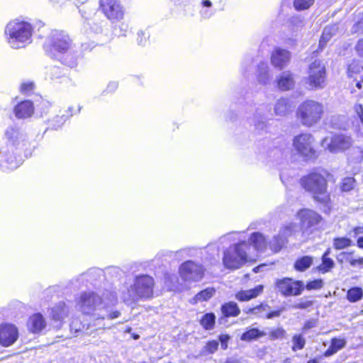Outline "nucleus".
<instances>
[{
  "label": "nucleus",
  "instance_id": "obj_20",
  "mask_svg": "<svg viewBox=\"0 0 363 363\" xmlns=\"http://www.w3.org/2000/svg\"><path fill=\"white\" fill-rule=\"evenodd\" d=\"M18 337L17 328L9 323L0 325V345L9 347L13 345Z\"/></svg>",
  "mask_w": 363,
  "mask_h": 363
},
{
  "label": "nucleus",
  "instance_id": "obj_59",
  "mask_svg": "<svg viewBox=\"0 0 363 363\" xmlns=\"http://www.w3.org/2000/svg\"><path fill=\"white\" fill-rule=\"evenodd\" d=\"M313 304V301H303L301 299L298 303H296L294 304L292 307L296 309H306L311 306H312Z\"/></svg>",
  "mask_w": 363,
  "mask_h": 363
},
{
  "label": "nucleus",
  "instance_id": "obj_63",
  "mask_svg": "<svg viewBox=\"0 0 363 363\" xmlns=\"http://www.w3.org/2000/svg\"><path fill=\"white\" fill-rule=\"evenodd\" d=\"M253 61V58L251 56H246L242 62L241 67L244 73L248 71V67H250Z\"/></svg>",
  "mask_w": 363,
  "mask_h": 363
},
{
  "label": "nucleus",
  "instance_id": "obj_38",
  "mask_svg": "<svg viewBox=\"0 0 363 363\" xmlns=\"http://www.w3.org/2000/svg\"><path fill=\"white\" fill-rule=\"evenodd\" d=\"M313 259L311 256H303L296 259L294 263V269L298 272H304L313 264Z\"/></svg>",
  "mask_w": 363,
  "mask_h": 363
},
{
  "label": "nucleus",
  "instance_id": "obj_18",
  "mask_svg": "<svg viewBox=\"0 0 363 363\" xmlns=\"http://www.w3.org/2000/svg\"><path fill=\"white\" fill-rule=\"evenodd\" d=\"M71 307L65 301H59L49 309V316L55 324V328L62 327L64 320L68 317Z\"/></svg>",
  "mask_w": 363,
  "mask_h": 363
},
{
  "label": "nucleus",
  "instance_id": "obj_61",
  "mask_svg": "<svg viewBox=\"0 0 363 363\" xmlns=\"http://www.w3.org/2000/svg\"><path fill=\"white\" fill-rule=\"evenodd\" d=\"M218 342L216 340L208 341L206 345V350L211 354L214 353L218 347Z\"/></svg>",
  "mask_w": 363,
  "mask_h": 363
},
{
  "label": "nucleus",
  "instance_id": "obj_39",
  "mask_svg": "<svg viewBox=\"0 0 363 363\" xmlns=\"http://www.w3.org/2000/svg\"><path fill=\"white\" fill-rule=\"evenodd\" d=\"M286 244V239L282 238L279 234L274 236L272 239L267 242V245L273 252H279Z\"/></svg>",
  "mask_w": 363,
  "mask_h": 363
},
{
  "label": "nucleus",
  "instance_id": "obj_52",
  "mask_svg": "<svg viewBox=\"0 0 363 363\" xmlns=\"http://www.w3.org/2000/svg\"><path fill=\"white\" fill-rule=\"evenodd\" d=\"M363 69V66L360 65L359 62L353 61L348 65L347 76L350 78L354 77L355 74H358Z\"/></svg>",
  "mask_w": 363,
  "mask_h": 363
},
{
  "label": "nucleus",
  "instance_id": "obj_48",
  "mask_svg": "<svg viewBox=\"0 0 363 363\" xmlns=\"http://www.w3.org/2000/svg\"><path fill=\"white\" fill-rule=\"evenodd\" d=\"M352 244V240L350 238L342 237L336 238L333 240V246L336 250H342Z\"/></svg>",
  "mask_w": 363,
  "mask_h": 363
},
{
  "label": "nucleus",
  "instance_id": "obj_34",
  "mask_svg": "<svg viewBox=\"0 0 363 363\" xmlns=\"http://www.w3.org/2000/svg\"><path fill=\"white\" fill-rule=\"evenodd\" d=\"M221 312L224 317H237L240 310L235 302L230 301L221 306Z\"/></svg>",
  "mask_w": 363,
  "mask_h": 363
},
{
  "label": "nucleus",
  "instance_id": "obj_45",
  "mask_svg": "<svg viewBox=\"0 0 363 363\" xmlns=\"http://www.w3.org/2000/svg\"><path fill=\"white\" fill-rule=\"evenodd\" d=\"M292 343L291 350L294 352H296L297 350H302L305 347L306 340L302 334L295 335L292 337Z\"/></svg>",
  "mask_w": 363,
  "mask_h": 363
},
{
  "label": "nucleus",
  "instance_id": "obj_31",
  "mask_svg": "<svg viewBox=\"0 0 363 363\" xmlns=\"http://www.w3.org/2000/svg\"><path fill=\"white\" fill-rule=\"evenodd\" d=\"M249 242L248 244H251L256 250L261 252L264 251L267 246L264 236L259 232L252 233L249 238Z\"/></svg>",
  "mask_w": 363,
  "mask_h": 363
},
{
  "label": "nucleus",
  "instance_id": "obj_23",
  "mask_svg": "<svg viewBox=\"0 0 363 363\" xmlns=\"http://www.w3.org/2000/svg\"><path fill=\"white\" fill-rule=\"evenodd\" d=\"M114 304H109L107 307L101 310V313H99L98 317L94 320V327L95 329L103 330L106 328V323L104 320L107 318L109 320L115 319L119 317L121 313L118 311L110 312L108 308Z\"/></svg>",
  "mask_w": 363,
  "mask_h": 363
},
{
  "label": "nucleus",
  "instance_id": "obj_49",
  "mask_svg": "<svg viewBox=\"0 0 363 363\" xmlns=\"http://www.w3.org/2000/svg\"><path fill=\"white\" fill-rule=\"evenodd\" d=\"M286 333V330L282 328H274L269 333V339L272 341L283 339Z\"/></svg>",
  "mask_w": 363,
  "mask_h": 363
},
{
  "label": "nucleus",
  "instance_id": "obj_28",
  "mask_svg": "<svg viewBox=\"0 0 363 363\" xmlns=\"http://www.w3.org/2000/svg\"><path fill=\"white\" fill-rule=\"evenodd\" d=\"M294 108L291 101L285 98L279 99L274 106V113L277 116H284L291 113Z\"/></svg>",
  "mask_w": 363,
  "mask_h": 363
},
{
  "label": "nucleus",
  "instance_id": "obj_29",
  "mask_svg": "<svg viewBox=\"0 0 363 363\" xmlns=\"http://www.w3.org/2000/svg\"><path fill=\"white\" fill-rule=\"evenodd\" d=\"M256 76L259 83L267 84L271 79L269 67L267 62L262 61L257 67Z\"/></svg>",
  "mask_w": 363,
  "mask_h": 363
},
{
  "label": "nucleus",
  "instance_id": "obj_54",
  "mask_svg": "<svg viewBox=\"0 0 363 363\" xmlns=\"http://www.w3.org/2000/svg\"><path fill=\"white\" fill-rule=\"evenodd\" d=\"M35 87L34 82L31 81L24 82L20 86V91L23 94L29 95L33 91Z\"/></svg>",
  "mask_w": 363,
  "mask_h": 363
},
{
  "label": "nucleus",
  "instance_id": "obj_11",
  "mask_svg": "<svg viewBox=\"0 0 363 363\" xmlns=\"http://www.w3.org/2000/svg\"><path fill=\"white\" fill-rule=\"evenodd\" d=\"M99 9L112 23L122 21L125 16V9L120 0H99Z\"/></svg>",
  "mask_w": 363,
  "mask_h": 363
},
{
  "label": "nucleus",
  "instance_id": "obj_1",
  "mask_svg": "<svg viewBox=\"0 0 363 363\" xmlns=\"http://www.w3.org/2000/svg\"><path fill=\"white\" fill-rule=\"evenodd\" d=\"M46 53L62 64L73 68L77 66L79 53L76 45L63 30H54L44 44Z\"/></svg>",
  "mask_w": 363,
  "mask_h": 363
},
{
  "label": "nucleus",
  "instance_id": "obj_27",
  "mask_svg": "<svg viewBox=\"0 0 363 363\" xmlns=\"http://www.w3.org/2000/svg\"><path fill=\"white\" fill-rule=\"evenodd\" d=\"M278 87L282 91H286L294 86V74L290 71H284L277 77Z\"/></svg>",
  "mask_w": 363,
  "mask_h": 363
},
{
  "label": "nucleus",
  "instance_id": "obj_57",
  "mask_svg": "<svg viewBox=\"0 0 363 363\" xmlns=\"http://www.w3.org/2000/svg\"><path fill=\"white\" fill-rule=\"evenodd\" d=\"M240 106L239 107L238 112L240 114L242 113H247L248 111H251L252 110V104L250 103V101L245 98L240 102Z\"/></svg>",
  "mask_w": 363,
  "mask_h": 363
},
{
  "label": "nucleus",
  "instance_id": "obj_32",
  "mask_svg": "<svg viewBox=\"0 0 363 363\" xmlns=\"http://www.w3.org/2000/svg\"><path fill=\"white\" fill-rule=\"evenodd\" d=\"M346 340L345 339L334 337L331 340L330 345L325 351L323 355L325 357H330L339 350H342L346 346Z\"/></svg>",
  "mask_w": 363,
  "mask_h": 363
},
{
  "label": "nucleus",
  "instance_id": "obj_60",
  "mask_svg": "<svg viewBox=\"0 0 363 363\" xmlns=\"http://www.w3.org/2000/svg\"><path fill=\"white\" fill-rule=\"evenodd\" d=\"M323 286V281L321 279H315L307 283L306 287L308 290L319 289Z\"/></svg>",
  "mask_w": 363,
  "mask_h": 363
},
{
  "label": "nucleus",
  "instance_id": "obj_36",
  "mask_svg": "<svg viewBox=\"0 0 363 363\" xmlns=\"http://www.w3.org/2000/svg\"><path fill=\"white\" fill-rule=\"evenodd\" d=\"M213 4L210 0H202L201 2V9L199 10V16L202 19H209L214 14L213 9Z\"/></svg>",
  "mask_w": 363,
  "mask_h": 363
},
{
  "label": "nucleus",
  "instance_id": "obj_2",
  "mask_svg": "<svg viewBox=\"0 0 363 363\" xmlns=\"http://www.w3.org/2000/svg\"><path fill=\"white\" fill-rule=\"evenodd\" d=\"M76 308L83 314L91 315L90 318L94 320L99 313L109 304L117 303V295L113 291H106L103 296L97 293L88 291L82 292L75 299Z\"/></svg>",
  "mask_w": 363,
  "mask_h": 363
},
{
  "label": "nucleus",
  "instance_id": "obj_30",
  "mask_svg": "<svg viewBox=\"0 0 363 363\" xmlns=\"http://www.w3.org/2000/svg\"><path fill=\"white\" fill-rule=\"evenodd\" d=\"M263 291V286L258 285L253 289L240 291L235 295V298L240 301H246L258 296Z\"/></svg>",
  "mask_w": 363,
  "mask_h": 363
},
{
  "label": "nucleus",
  "instance_id": "obj_16",
  "mask_svg": "<svg viewBox=\"0 0 363 363\" xmlns=\"http://www.w3.org/2000/svg\"><path fill=\"white\" fill-rule=\"evenodd\" d=\"M179 271L182 279L184 281H197L203 277L204 274L203 265L192 260L182 263Z\"/></svg>",
  "mask_w": 363,
  "mask_h": 363
},
{
  "label": "nucleus",
  "instance_id": "obj_42",
  "mask_svg": "<svg viewBox=\"0 0 363 363\" xmlns=\"http://www.w3.org/2000/svg\"><path fill=\"white\" fill-rule=\"evenodd\" d=\"M216 323V315L213 313L204 314L200 320V324L205 330H212Z\"/></svg>",
  "mask_w": 363,
  "mask_h": 363
},
{
  "label": "nucleus",
  "instance_id": "obj_14",
  "mask_svg": "<svg viewBox=\"0 0 363 363\" xmlns=\"http://www.w3.org/2000/svg\"><path fill=\"white\" fill-rule=\"evenodd\" d=\"M352 144L351 137L344 134H336L330 138H325L321 142L322 147L332 153L345 151L350 148Z\"/></svg>",
  "mask_w": 363,
  "mask_h": 363
},
{
  "label": "nucleus",
  "instance_id": "obj_56",
  "mask_svg": "<svg viewBox=\"0 0 363 363\" xmlns=\"http://www.w3.org/2000/svg\"><path fill=\"white\" fill-rule=\"evenodd\" d=\"M273 152H274V156L277 155V157H279L280 155L281 159L286 160L289 155L290 149L286 145H285L284 147L279 149L276 148L273 150Z\"/></svg>",
  "mask_w": 363,
  "mask_h": 363
},
{
  "label": "nucleus",
  "instance_id": "obj_40",
  "mask_svg": "<svg viewBox=\"0 0 363 363\" xmlns=\"http://www.w3.org/2000/svg\"><path fill=\"white\" fill-rule=\"evenodd\" d=\"M103 274H104L103 271L100 269H96V268L90 269L86 273H83L80 276H79L77 279L72 280L71 283L72 284L76 285V286H77V282L83 281L85 279L87 280L88 278L94 277V276L101 277V276H103Z\"/></svg>",
  "mask_w": 363,
  "mask_h": 363
},
{
  "label": "nucleus",
  "instance_id": "obj_12",
  "mask_svg": "<svg viewBox=\"0 0 363 363\" xmlns=\"http://www.w3.org/2000/svg\"><path fill=\"white\" fill-rule=\"evenodd\" d=\"M21 151L3 145L0 149V168L4 171L18 168L22 163Z\"/></svg>",
  "mask_w": 363,
  "mask_h": 363
},
{
  "label": "nucleus",
  "instance_id": "obj_24",
  "mask_svg": "<svg viewBox=\"0 0 363 363\" xmlns=\"http://www.w3.org/2000/svg\"><path fill=\"white\" fill-rule=\"evenodd\" d=\"M33 104L29 100H25L18 103L14 108V114L18 118H29L33 115Z\"/></svg>",
  "mask_w": 363,
  "mask_h": 363
},
{
  "label": "nucleus",
  "instance_id": "obj_46",
  "mask_svg": "<svg viewBox=\"0 0 363 363\" xmlns=\"http://www.w3.org/2000/svg\"><path fill=\"white\" fill-rule=\"evenodd\" d=\"M214 294L215 289L213 288H207L198 293L195 296V299L196 301H208Z\"/></svg>",
  "mask_w": 363,
  "mask_h": 363
},
{
  "label": "nucleus",
  "instance_id": "obj_4",
  "mask_svg": "<svg viewBox=\"0 0 363 363\" xmlns=\"http://www.w3.org/2000/svg\"><path fill=\"white\" fill-rule=\"evenodd\" d=\"M155 280L148 274H137L134 276L133 283L123 294V301L127 304H131L140 300H147L152 298Z\"/></svg>",
  "mask_w": 363,
  "mask_h": 363
},
{
  "label": "nucleus",
  "instance_id": "obj_19",
  "mask_svg": "<svg viewBox=\"0 0 363 363\" xmlns=\"http://www.w3.org/2000/svg\"><path fill=\"white\" fill-rule=\"evenodd\" d=\"M291 53L286 49L276 47L272 51L270 61L272 66L279 70L284 69L290 62Z\"/></svg>",
  "mask_w": 363,
  "mask_h": 363
},
{
  "label": "nucleus",
  "instance_id": "obj_13",
  "mask_svg": "<svg viewBox=\"0 0 363 363\" xmlns=\"http://www.w3.org/2000/svg\"><path fill=\"white\" fill-rule=\"evenodd\" d=\"M275 286L277 291L285 297L299 296L305 287L302 281H295L288 277L277 279Z\"/></svg>",
  "mask_w": 363,
  "mask_h": 363
},
{
  "label": "nucleus",
  "instance_id": "obj_15",
  "mask_svg": "<svg viewBox=\"0 0 363 363\" xmlns=\"http://www.w3.org/2000/svg\"><path fill=\"white\" fill-rule=\"evenodd\" d=\"M5 137L7 140L4 146H10L12 150H22L28 143L27 135L17 126H9L5 131Z\"/></svg>",
  "mask_w": 363,
  "mask_h": 363
},
{
  "label": "nucleus",
  "instance_id": "obj_53",
  "mask_svg": "<svg viewBox=\"0 0 363 363\" xmlns=\"http://www.w3.org/2000/svg\"><path fill=\"white\" fill-rule=\"evenodd\" d=\"M118 25L115 26L114 28L116 32V35L118 36H126L128 32L129 26L128 24L124 21H118Z\"/></svg>",
  "mask_w": 363,
  "mask_h": 363
},
{
  "label": "nucleus",
  "instance_id": "obj_58",
  "mask_svg": "<svg viewBox=\"0 0 363 363\" xmlns=\"http://www.w3.org/2000/svg\"><path fill=\"white\" fill-rule=\"evenodd\" d=\"M118 87V83L117 82H110L106 88L103 91L102 95L105 96L108 94L114 93Z\"/></svg>",
  "mask_w": 363,
  "mask_h": 363
},
{
  "label": "nucleus",
  "instance_id": "obj_51",
  "mask_svg": "<svg viewBox=\"0 0 363 363\" xmlns=\"http://www.w3.org/2000/svg\"><path fill=\"white\" fill-rule=\"evenodd\" d=\"M315 0H294V6L296 11L306 10L310 8Z\"/></svg>",
  "mask_w": 363,
  "mask_h": 363
},
{
  "label": "nucleus",
  "instance_id": "obj_10",
  "mask_svg": "<svg viewBox=\"0 0 363 363\" xmlns=\"http://www.w3.org/2000/svg\"><path fill=\"white\" fill-rule=\"evenodd\" d=\"M326 78L325 67L319 60H315L308 67V76L304 81L310 89H322Z\"/></svg>",
  "mask_w": 363,
  "mask_h": 363
},
{
  "label": "nucleus",
  "instance_id": "obj_17",
  "mask_svg": "<svg viewBox=\"0 0 363 363\" xmlns=\"http://www.w3.org/2000/svg\"><path fill=\"white\" fill-rule=\"evenodd\" d=\"M298 216L301 220V228L303 233H311L317 228L322 220V217L315 211L310 209H301L298 212Z\"/></svg>",
  "mask_w": 363,
  "mask_h": 363
},
{
  "label": "nucleus",
  "instance_id": "obj_21",
  "mask_svg": "<svg viewBox=\"0 0 363 363\" xmlns=\"http://www.w3.org/2000/svg\"><path fill=\"white\" fill-rule=\"evenodd\" d=\"M270 308L268 304L262 303L255 307L249 308L247 313L256 315L259 318L272 319L276 317H279L284 311V308H281L277 311H270Z\"/></svg>",
  "mask_w": 363,
  "mask_h": 363
},
{
  "label": "nucleus",
  "instance_id": "obj_5",
  "mask_svg": "<svg viewBox=\"0 0 363 363\" xmlns=\"http://www.w3.org/2000/svg\"><path fill=\"white\" fill-rule=\"evenodd\" d=\"M327 173L325 171L313 172L301 179L304 189L313 194V199L318 202L328 206L330 198L327 190Z\"/></svg>",
  "mask_w": 363,
  "mask_h": 363
},
{
  "label": "nucleus",
  "instance_id": "obj_43",
  "mask_svg": "<svg viewBox=\"0 0 363 363\" xmlns=\"http://www.w3.org/2000/svg\"><path fill=\"white\" fill-rule=\"evenodd\" d=\"M38 109L41 112V116H46L48 113H56L57 107L53 106L48 101L42 100L38 105Z\"/></svg>",
  "mask_w": 363,
  "mask_h": 363
},
{
  "label": "nucleus",
  "instance_id": "obj_50",
  "mask_svg": "<svg viewBox=\"0 0 363 363\" xmlns=\"http://www.w3.org/2000/svg\"><path fill=\"white\" fill-rule=\"evenodd\" d=\"M355 179L353 177H345L342 180L340 189L342 191L347 192L354 189Z\"/></svg>",
  "mask_w": 363,
  "mask_h": 363
},
{
  "label": "nucleus",
  "instance_id": "obj_55",
  "mask_svg": "<svg viewBox=\"0 0 363 363\" xmlns=\"http://www.w3.org/2000/svg\"><path fill=\"white\" fill-rule=\"evenodd\" d=\"M48 74L52 80L59 79L64 75L62 69L59 67H51Z\"/></svg>",
  "mask_w": 363,
  "mask_h": 363
},
{
  "label": "nucleus",
  "instance_id": "obj_44",
  "mask_svg": "<svg viewBox=\"0 0 363 363\" xmlns=\"http://www.w3.org/2000/svg\"><path fill=\"white\" fill-rule=\"evenodd\" d=\"M289 24L293 30H298L305 26L304 17L294 15L289 18Z\"/></svg>",
  "mask_w": 363,
  "mask_h": 363
},
{
  "label": "nucleus",
  "instance_id": "obj_7",
  "mask_svg": "<svg viewBox=\"0 0 363 363\" xmlns=\"http://www.w3.org/2000/svg\"><path fill=\"white\" fill-rule=\"evenodd\" d=\"M323 113L322 104L313 101L306 100L301 104L296 111V116L301 124L306 127H311L320 120Z\"/></svg>",
  "mask_w": 363,
  "mask_h": 363
},
{
  "label": "nucleus",
  "instance_id": "obj_64",
  "mask_svg": "<svg viewBox=\"0 0 363 363\" xmlns=\"http://www.w3.org/2000/svg\"><path fill=\"white\" fill-rule=\"evenodd\" d=\"M230 340L228 335H220L219 336V341L220 342L221 348L225 350L228 348V342Z\"/></svg>",
  "mask_w": 363,
  "mask_h": 363
},
{
  "label": "nucleus",
  "instance_id": "obj_22",
  "mask_svg": "<svg viewBox=\"0 0 363 363\" xmlns=\"http://www.w3.org/2000/svg\"><path fill=\"white\" fill-rule=\"evenodd\" d=\"M70 330L74 333H82L84 335H91L98 329L94 327V320L89 321H81L77 319L73 320L70 323Z\"/></svg>",
  "mask_w": 363,
  "mask_h": 363
},
{
  "label": "nucleus",
  "instance_id": "obj_37",
  "mask_svg": "<svg viewBox=\"0 0 363 363\" xmlns=\"http://www.w3.org/2000/svg\"><path fill=\"white\" fill-rule=\"evenodd\" d=\"M299 230L300 227L298 224L295 223H290L281 227L279 230V234L282 237V238H285L286 242H287L288 238L294 235L296 233L299 231Z\"/></svg>",
  "mask_w": 363,
  "mask_h": 363
},
{
  "label": "nucleus",
  "instance_id": "obj_26",
  "mask_svg": "<svg viewBox=\"0 0 363 363\" xmlns=\"http://www.w3.org/2000/svg\"><path fill=\"white\" fill-rule=\"evenodd\" d=\"M66 112L67 113H62L60 110L57 111V114L52 118L48 119L49 128L54 130L61 128L65 121L72 116V108L69 107Z\"/></svg>",
  "mask_w": 363,
  "mask_h": 363
},
{
  "label": "nucleus",
  "instance_id": "obj_33",
  "mask_svg": "<svg viewBox=\"0 0 363 363\" xmlns=\"http://www.w3.org/2000/svg\"><path fill=\"white\" fill-rule=\"evenodd\" d=\"M337 29V26L335 24L329 25L324 28L319 41V47L320 49H323L325 46L326 43L336 33Z\"/></svg>",
  "mask_w": 363,
  "mask_h": 363
},
{
  "label": "nucleus",
  "instance_id": "obj_9",
  "mask_svg": "<svg viewBox=\"0 0 363 363\" xmlns=\"http://www.w3.org/2000/svg\"><path fill=\"white\" fill-rule=\"evenodd\" d=\"M270 110L268 105H262L255 109L252 118H247L249 123L254 126L257 135H262L269 132L270 125L268 121L272 119L269 116H272Z\"/></svg>",
  "mask_w": 363,
  "mask_h": 363
},
{
  "label": "nucleus",
  "instance_id": "obj_25",
  "mask_svg": "<svg viewBox=\"0 0 363 363\" xmlns=\"http://www.w3.org/2000/svg\"><path fill=\"white\" fill-rule=\"evenodd\" d=\"M46 321L43 315L40 313H36L31 315L28 321V327L33 333H40L45 328Z\"/></svg>",
  "mask_w": 363,
  "mask_h": 363
},
{
  "label": "nucleus",
  "instance_id": "obj_6",
  "mask_svg": "<svg viewBox=\"0 0 363 363\" xmlns=\"http://www.w3.org/2000/svg\"><path fill=\"white\" fill-rule=\"evenodd\" d=\"M248 249L249 244L246 240L230 245L223 251V263L224 267L229 269L240 268L247 262V250Z\"/></svg>",
  "mask_w": 363,
  "mask_h": 363
},
{
  "label": "nucleus",
  "instance_id": "obj_35",
  "mask_svg": "<svg viewBox=\"0 0 363 363\" xmlns=\"http://www.w3.org/2000/svg\"><path fill=\"white\" fill-rule=\"evenodd\" d=\"M267 333L264 331L259 330L258 328H247V330L243 333L240 337L242 341L250 342L256 340L262 337H264Z\"/></svg>",
  "mask_w": 363,
  "mask_h": 363
},
{
  "label": "nucleus",
  "instance_id": "obj_47",
  "mask_svg": "<svg viewBox=\"0 0 363 363\" xmlns=\"http://www.w3.org/2000/svg\"><path fill=\"white\" fill-rule=\"evenodd\" d=\"M335 265L334 261L330 257H322V263L318 267L319 272L322 273L328 272Z\"/></svg>",
  "mask_w": 363,
  "mask_h": 363
},
{
  "label": "nucleus",
  "instance_id": "obj_62",
  "mask_svg": "<svg viewBox=\"0 0 363 363\" xmlns=\"http://www.w3.org/2000/svg\"><path fill=\"white\" fill-rule=\"evenodd\" d=\"M359 15H362V17L359 18L353 26L352 32L354 33H363V12L359 13Z\"/></svg>",
  "mask_w": 363,
  "mask_h": 363
},
{
  "label": "nucleus",
  "instance_id": "obj_41",
  "mask_svg": "<svg viewBox=\"0 0 363 363\" xmlns=\"http://www.w3.org/2000/svg\"><path fill=\"white\" fill-rule=\"evenodd\" d=\"M363 297V290L358 286H354L348 289L347 292V299L350 303H356L360 301Z\"/></svg>",
  "mask_w": 363,
  "mask_h": 363
},
{
  "label": "nucleus",
  "instance_id": "obj_8",
  "mask_svg": "<svg viewBox=\"0 0 363 363\" xmlns=\"http://www.w3.org/2000/svg\"><path fill=\"white\" fill-rule=\"evenodd\" d=\"M314 138L310 133H301L294 137L293 146L296 151L306 160H314L318 154L314 148Z\"/></svg>",
  "mask_w": 363,
  "mask_h": 363
},
{
  "label": "nucleus",
  "instance_id": "obj_3",
  "mask_svg": "<svg viewBox=\"0 0 363 363\" xmlns=\"http://www.w3.org/2000/svg\"><path fill=\"white\" fill-rule=\"evenodd\" d=\"M33 26L24 21L15 19L7 23L5 36L9 46L13 49L25 48L32 42Z\"/></svg>",
  "mask_w": 363,
  "mask_h": 363
}]
</instances>
